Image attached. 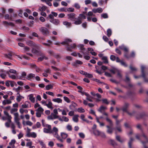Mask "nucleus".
Returning a JSON list of instances; mask_svg holds the SVG:
<instances>
[{
	"mask_svg": "<svg viewBox=\"0 0 148 148\" xmlns=\"http://www.w3.org/2000/svg\"><path fill=\"white\" fill-rule=\"evenodd\" d=\"M10 77L12 79H19L24 80L27 79L28 80H32L35 78V75H9Z\"/></svg>",
	"mask_w": 148,
	"mask_h": 148,
	"instance_id": "nucleus-1",
	"label": "nucleus"
},
{
	"mask_svg": "<svg viewBox=\"0 0 148 148\" xmlns=\"http://www.w3.org/2000/svg\"><path fill=\"white\" fill-rule=\"evenodd\" d=\"M72 40L70 39H66L64 41L62 42L61 44L62 45H66L67 46L70 47H66L68 51H71V49H74L76 47V45L74 43L73 44H71L72 42Z\"/></svg>",
	"mask_w": 148,
	"mask_h": 148,
	"instance_id": "nucleus-2",
	"label": "nucleus"
},
{
	"mask_svg": "<svg viewBox=\"0 0 148 148\" xmlns=\"http://www.w3.org/2000/svg\"><path fill=\"white\" fill-rule=\"evenodd\" d=\"M126 112L130 116H135L136 118L138 119L144 118L146 116H148V115L144 112L139 113L136 115H135L136 112L135 111L130 112L127 111Z\"/></svg>",
	"mask_w": 148,
	"mask_h": 148,
	"instance_id": "nucleus-3",
	"label": "nucleus"
},
{
	"mask_svg": "<svg viewBox=\"0 0 148 148\" xmlns=\"http://www.w3.org/2000/svg\"><path fill=\"white\" fill-rule=\"evenodd\" d=\"M88 16L87 17V20L90 22L91 21L93 22H96L97 21V18L96 17L92 18V16H95L92 12L90 11L88 12L87 13Z\"/></svg>",
	"mask_w": 148,
	"mask_h": 148,
	"instance_id": "nucleus-4",
	"label": "nucleus"
},
{
	"mask_svg": "<svg viewBox=\"0 0 148 148\" xmlns=\"http://www.w3.org/2000/svg\"><path fill=\"white\" fill-rule=\"evenodd\" d=\"M26 44L28 45L32 48V52L33 53H36L37 52V51L34 50V47H38L37 45L34 43L33 41L31 40H28L26 42Z\"/></svg>",
	"mask_w": 148,
	"mask_h": 148,
	"instance_id": "nucleus-5",
	"label": "nucleus"
},
{
	"mask_svg": "<svg viewBox=\"0 0 148 148\" xmlns=\"http://www.w3.org/2000/svg\"><path fill=\"white\" fill-rule=\"evenodd\" d=\"M39 31L44 36H47L49 35V32L48 29L45 27H41L39 29Z\"/></svg>",
	"mask_w": 148,
	"mask_h": 148,
	"instance_id": "nucleus-6",
	"label": "nucleus"
},
{
	"mask_svg": "<svg viewBox=\"0 0 148 148\" xmlns=\"http://www.w3.org/2000/svg\"><path fill=\"white\" fill-rule=\"evenodd\" d=\"M58 129L56 127L53 128V129L51 131V133H52L54 137H56L57 139H59L60 136L58 134Z\"/></svg>",
	"mask_w": 148,
	"mask_h": 148,
	"instance_id": "nucleus-7",
	"label": "nucleus"
},
{
	"mask_svg": "<svg viewBox=\"0 0 148 148\" xmlns=\"http://www.w3.org/2000/svg\"><path fill=\"white\" fill-rule=\"evenodd\" d=\"M75 14L74 13H70L67 15L68 18L71 21H74L76 20L75 17Z\"/></svg>",
	"mask_w": 148,
	"mask_h": 148,
	"instance_id": "nucleus-8",
	"label": "nucleus"
},
{
	"mask_svg": "<svg viewBox=\"0 0 148 148\" xmlns=\"http://www.w3.org/2000/svg\"><path fill=\"white\" fill-rule=\"evenodd\" d=\"M26 136L27 137H31L33 138H35L37 136V134L35 132H27V134Z\"/></svg>",
	"mask_w": 148,
	"mask_h": 148,
	"instance_id": "nucleus-9",
	"label": "nucleus"
},
{
	"mask_svg": "<svg viewBox=\"0 0 148 148\" xmlns=\"http://www.w3.org/2000/svg\"><path fill=\"white\" fill-rule=\"evenodd\" d=\"M103 115H105V116H107L106 118V121L109 123L110 125V127H112L113 125V122L108 117V114L105 112H103Z\"/></svg>",
	"mask_w": 148,
	"mask_h": 148,
	"instance_id": "nucleus-10",
	"label": "nucleus"
},
{
	"mask_svg": "<svg viewBox=\"0 0 148 148\" xmlns=\"http://www.w3.org/2000/svg\"><path fill=\"white\" fill-rule=\"evenodd\" d=\"M130 106V104L128 103H125L123 106L122 110L124 112H126L128 111L127 108Z\"/></svg>",
	"mask_w": 148,
	"mask_h": 148,
	"instance_id": "nucleus-11",
	"label": "nucleus"
},
{
	"mask_svg": "<svg viewBox=\"0 0 148 148\" xmlns=\"http://www.w3.org/2000/svg\"><path fill=\"white\" fill-rule=\"evenodd\" d=\"M49 21L51 23L55 25H58L60 24V21L58 19H50Z\"/></svg>",
	"mask_w": 148,
	"mask_h": 148,
	"instance_id": "nucleus-12",
	"label": "nucleus"
},
{
	"mask_svg": "<svg viewBox=\"0 0 148 148\" xmlns=\"http://www.w3.org/2000/svg\"><path fill=\"white\" fill-rule=\"evenodd\" d=\"M58 118V116L56 114L51 113L50 115L47 117L48 120H53Z\"/></svg>",
	"mask_w": 148,
	"mask_h": 148,
	"instance_id": "nucleus-13",
	"label": "nucleus"
},
{
	"mask_svg": "<svg viewBox=\"0 0 148 148\" xmlns=\"http://www.w3.org/2000/svg\"><path fill=\"white\" fill-rule=\"evenodd\" d=\"M4 114L7 116L8 122L9 123H10L11 122V119L12 118L11 115H10L9 113L6 111H4Z\"/></svg>",
	"mask_w": 148,
	"mask_h": 148,
	"instance_id": "nucleus-14",
	"label": "nucleus"
},
{
	"mask_svg": "<svg viewBox=\"0 0 148 148\" xmlns=\"http://www.w3.org/2000/svg\"><path fill=\"white\" fill-rule=\"evenodd\" d=\"M96 69V71L97 73L99 74H101L103 73L102 69L101 68V66H96L95 67Z\"/></svg>",
	"mask_w": 148,
	"mask_h": 148,
	"instance_id": "nucleus-15",
	"label": "nucleus"
},
{
	"mask_svg": "<svg viewBox=\"0 0 148 148\" xmlns=\"http://www.w3.org/2000/svg\"><path fill=\"white\" fill-rule=\"evenodd\" d=\"M92 12L94 13H100L102 12L103 10L101 8H98L97 9H93L92 10Z\"/></svg>",
	"mask_w": 148,
	"mask_h": 148,
	"instance_id": "nucleus-16",
	"label": "nucleus"
},
{
	"mask_svg": "<svg viewBox=\"0 0 148 148\" xmlns=\"http://www.w3.org/2000/svg\"><path fill=\"white\" fill-rule=\"evenodd\" d=\"M30 103L28 101L25 102L24 104L21 105L22 108H27L29 107V105Z\"/></svg>",
	"mask_w": 148,
	"mask_h": 148,
	"instance_id": "nucleus-17",
	"label": "nucleus"
},
{
	"mask_svg": "<svg viewBox=\"0 0 148 148\" xmlns=\"http://www.w3.org/2000/svg\"><path fill=\"white\" fill-rule=\"evenodd\" d=\"M82 53L84 55V57L85 59L88 60L90 59V57L88 56V54L87 53L82 51Z\"/></svg>",
	"mask_w": 148,
	"mask_h": 148,
	"instance_id": "nucleus-18",
	"label": "nucleus"
},
{
	"mask_svg": "<svg viewBox=\"0 0 148 148\" xmlns=\"http://www.w3.org/2000/svg\"><path fill=\"white\" fill-rule=\"evenodd\" d=\"M76 21H74V23L76 25H79L82 22L81 19L79 17H78V18H76Z\"/></svg>",
	"mask_w": 148,
	"mask_h": 148,
	"instance_id": "nucleus-19",
	"label": "nucleus"
},
{
	"mask_svg": "<svg viewBox=\"0 0 148 148\" xmlns=\"http://www.w3.org/2000/svg\"><path fill=\"white\" fill-rule=\"evenodd\" d=\"M3 24L5 26H6L8 25H10L11 26H14V24L12 22L8 23L6 21H3Z\"/></svg>",
	"mask_w": 148,
	"mask_h": 148,
	"instance_id": "nucleus-20",
	"label": "nucleus"
},
{
	"mask_svg": "<svg viewBox=\"0 0 148 148\" xmlns=\"http://www.w3.org/2000/svg\"><path fill=\"white\" fill-rule=\"evenodd\" d=\"M108 70L112 73H117V74H119V72H118V70L117 69L115 68H113L111 69H108Z\"/></svg>",
	"mask_w": 148,
	"mask_h": 148,
	"instance_id": "nucleus-21",
	"label": "nucleus"
},
{
	"mask_svg": "<svg viewBox=\"0 0 148 148\" xmlns=\"http://www.w3.org/2000/svg\"><path fill=\"white\" fill-rule=\"evenodd\" d=\"M106 127L108 128L107 131V132L109 134H111L113 132L112 129L111 128L110 126L108 125H107Z\"/></svg>",
	"mask_w": 148,
	"mask_h": 148,
	"instance_id": "nucleus-22",
	"label": "nucleus"
},
{
	"mask_svg": "<svg viewBox=\"0 0 148 148\" xmlns=\"http://www.w3.org/2000/svg\"><path fill=\"white\" fill-rule=\"evenodd\" d=\"M101 59L103 61V62L104 64H106L108 63V60L107 56H104L102 57Z\"/></svg>",
	"mask_w": 148,
	"mask_h": 148,
	"instance_id": "nucleus-23",
	"label": "nucleus"
},
{
	"mask_svg": "<svg viewBox=\"0 0 148 148\" xmlns=\"http://www.w3.org/2000/svg\"><path fill=\"white\" fill-rule=\"evenodd\" d=\"M116 138L117 141L121 143H123L125 141L124 139H121L120 136H119L116 135Z\"/></svg>",
	"mask_w": 148,
	"mask_h": 148,
	"instance_id": "nucleus-24",
	"label": "nucleus"
},
{
	"mask_svg": "<svg viewBox=\"0 0 148 148\" xmlns=\"http://www.w3.org/2000/svg\"><path fill=\"white\" fill-rule=\"evenodd\" d=\"M12 53H9L5 55V57L9 60L12 59Z\"/></svg>",
	"mask_w": 148,
	"mask_h": 148,
	"instance_id": "nucleus-25",
	"label": "nucleus"
},
{
	"mask_svg": "<svg viewBox=\"0 0 148 148\" xmlns=\"http://www.w3.org/2000/svg\"><path fill=\"white\" fill-rule=\"evenodd\" d=\"M44 59L47 60L48 59V58L45 56L44 55L42 54L41 57L38 58V60L39 61H42Z\"/></svg>",
	"mask_w": 148,
	"mask_h": 148,
	"instance_id": "nucleus-26",
	"label": "nucleus"
},
{
	"mask_svg": "<svg viewBox=\"0 0 148 148\" xmlns=\"http://www.w3.org/2000/svg\"><path fill=\"white\" fill-rule=\"evenodd\" d=\"M107 109V108L106 107H104L103 106H101L98 110V111L101 113H102L103 111L104 110Z\"/></svg>",
	"mask_w": 148,
	"mask_h": 148,
	"instance_id": "nucleus-27",
	"label": "nucleus"
},
{
	"mask_svg": "<svg viewBox=\"0 0 148 148\" xmlns=\"http://www.w3.org/2000/svg\"><path fill=\"white\" fill-rule=\"evenodd\" d=\"M29 99L32 102L34 103L35 101V98L33 97L32 94H31L28 96Z\"/></svg>",
	"mask_w": 148,
	"mask_h": 148,
	"instance_id": "nucleus-28",
	"label": "nucleus"
},
{
	"mask_svg": "<svg viewBox=\"0 0 148 148\" xmlns=\"http://www.w3.org/2000/svg\"><path fill=\"white\" fill-rule=\"evenodd\" d=\"M52 101L55 102H57L58 103H62V99L60 98H57L53 99H52Z\"/></svg>",
	"mask_w": 148,
	"mask_h": 148,
	"instance_id": "nucleus-29",
	"label": "nucleus"
},
{
	"mask_svg": "<svg viewBox=\"0 0 148 148\" xmlns=\"http://www.w3.org/2000/svg\"><path fill=\"white\" fill-rule=\"evenodd\" d=\"M77 47H78L79 48V49L81 50V52H82V51H83V52H85V49L84 48V45L83 44H80L78 45H77Z\"/></svg>",
	"mask_w": 148,
	"mask_h": 148,
	"instance_id": "nucleus-30",
	"label": "nucleus"
},
{
	"mask_svg": "<svg viewBox=\"0 0 148 148\" xmlns=\"http://www.w3.org/2000/svg\"><path fill=\"white\" fill-rule=\"evenodd\" d=\"M12 101L10 100H4L2 102L3 105H5L6 104H9L11 103Z\"/></svg>",
	"mask_w": 148,
	"mask_h": 148,
	"instance_id": "nucleus-31",
	"label": "nucleus"
},
{
	"mask_svg": "<svg viewBox=\"0 0 148 148\" xmlns=\"http://www.w3.org/2000/svg\"><path fill=\"white\" fill-rule=\"evenodd\" d=\"M101 132L99 131L98 130H94L93 131V133L94 134L95 136H99L100 134V132Z\"/></svg>",
	"mask_w": 148,
	"mask_h": 148,
	"instance_id": "nucleus-32",
	"label": "nucleus"
},
{
	"mask_svg": "<svg viewBox=\"0 0 148 148\" xmlns=\"http://www.w3.org/2000/svg\"><path fill=\"white\" fill-rule=\"evenodd\" d=\"M134 140L132 138H130V140L128 143V146L129 148H132V145Z\"/></svg>",
	"mask_w": 148,
	"mask_h": 148,
	"instance_id": "nucleus-33",
	"label": "nucleus"
},
{
	"mask_svg": "<svg viewBox=\"0 0 148 148\" xmlns=\"http://www.w3.org/2000/svg\"><path fill=\"white\" fill-rule=\"evenodd\" d=\"M32 66L36 69V71L37 73H39V72L41 71V70L39 68H37L35 64H32Z\"/></svg>",
	"mask_w": 148,
	"mask_h": 148,
	"instance_id": "nucleus-34",
	"label": "nucleus"
},
{
	"mask_svg": "<svg viewBox=\"0 0 148 148\" xmlns=\"http://www.w3.org/2000/svg\"><path fill=\"white\" fill-rule=\"evenodd\" d=\"M47 8V7L44 5H43L42 6H40L39 8V10L41 12H43L45 11L46 9Z\"/></svg>",
	"mask_w": 148,
	"mask_h": 148,
	"instance_id": "nucleus-35",
	"label": "nucleus"
},
{
	"mask_svg": "<svg viewBox=\"0 0 148 148\" xmlns=\"http://www.w3.org/2000/svg\"><path fill=\"white\" fill-rule=\"evenodd\" d=\"M47 42L49 43H46L43 42L42 43L44 45H45V46L49 47L50 46V44L51 43L52 41L50 40H47Z\"/></svg>",
	"mask_w": 148,
	"mask_h": 148,
	"instance_id": "nucleus-36",
	"label": "nucleus"
},
{
	"mask_svg": "<svg viewBox=\"0 0 148 148\" xmlns=\"http://www.w3.org/2000/svg\"><path fill=\"white\" fill-rule=\"evenodd\" d=\"M115 130H117L119 132H122V130L121 129V125H119L118 126H116L114 128Z\"/></svg>",
	"mask_w": 148,
	"mask_h": 148,
	"instance_id": "nucleus-37",
	"label": "nucleus"
},
{
	"mask_svg": "<svg viewBox=\"0 0 148 148\" xmlns=\"http://www.w3.org/2000/svg\"><path fill=\"white\" fill-rule=\"evenodd\" d=\"M79 116L78 115H75L73 118V120L75 122H77L78 121V117Z\"/></svg>",
	"mask_w": 148,
	"mask_h": 148,
	"instance_id": "nucleus-38",
	"label": "nucleus"
},
{
	"mask_svg": "<svg viewBox=\"0 0 148 148\" xmlns=\"http://www.w3.org/2000/svg\"><path fill=\"white\" fill-rule=\"evenodd\" d=\"M23 108H21L19 110V112L21 114H23L24 112L26 113H28V111L27 110H24Z\"/></svg>",
	"mask_w": 148,
	"mask_h": 148,
	"instance_id": "nucleus-39",
	"label": "nucleus"
},
{
	"mask_svg": "<svg viewBox=\"0 0 148 148\" xmlns=\"http://www.w3.org/2000/svg\"><path fill=\"white\" fill-rule=\"evenodd\" d=\"M107 35L108 37H110L112 33V32L111 30L110 29H108L107 31Z\"/></svg>",
	"mask_w": 148,
	"mask_h": 148,
	"instance_id": "nucleus-40",
	"label": "nucleus"
},
{
	"mask_svg": "<svg viewBox=\"0 0 148 148\" xmlns=\"http://www.w3.org/2000/svg\"><path fill=\"white\" fill-rule=\"evenodd\" d=\"M52 105V103L51 102H49L48 104H45V106H47L48 108L51 109L53 108Z\"/></svg>",
	"mask_w": 148,
	"mask_h": 148,
	"instance_id": "nucleus-41",
	"label": "nucleus"
},
{
	"mask_svg": "<svg viewBox=\"0 0 148 148\" xmlns=\"http://www.w3.org/2000/svg\"><path fill=\"white\" fill-rule=\"evenodd\" d=\"M77 111L80 113H84L85 112V110L82 107L78 108Z\"/></svg>",
	"mask_w": 148,
	"mask_h": 148,
	"instance_id": "nucleus-42",
	"label": "nucleus"
},
{
	"mask_svg": "<svg viewBox=\"0 0 148 148\" xmlns=\"http://www.w3.org/2000/svg\"><path fill=\"white\" fill-rule=\"evenodd\" d=\"M53 86L51 84H49L46 86L45 88L46 90H49L50 89L53 88Z\"/></svg>",
	"mask_w": 148,
	"mask_h": 148,
	"instance_id": "nucleus-43",
	"label": "nucleus"
},
{
	"mask_svg": "<svg viewBox=\"0 0 148 148\" xmlns=\"http://www.w3.org/2000/svg\"><path fill=\"white\" fill-rule=\"evenodd\" d=\"M61 135L62 138L64 139H65L68 136V135L67 134L64 133H61Z\"/></svg>",
	"mask_w": 148,
	"mask_h": 148,
	"instance_id": "nucleus-44",
	"label": "nucleus"
},
{
	"mask_svg": "<svg viewBox=\"0 0 148 148\" xmlns=\"http://www.w3.org/2000/svg\"><path fill=\"white\" fill-rule=\"evenodd\" d=\"M63 24L67 27H69L71 25V23L67 21H65L63 22Z\"/></svg>",
	"mask_w": 148,
	"mask_h": 148,
	"instance_id": "nucleus-45",
	"label": "nucleus"
},
{
	"mask_svg": "<svg viewBox=\"0 0 148 148\" xmlns=\"http://www.w3.org/2000/svg\"><path fill=\"white\" fill-rule=\"evenodd\" d=\"M101 18H108V14L107 13H103L101 15Z\"/></svg>",
	"mask_w": 148,
	"mask_h": 148,
	"instance_id": "nucleus-46",
	"label": "nucleus"
},
{
	"mask_svg": "<svg viewBox=\"0 0 148 148\" xmlns=\"http://www.w3.org/2000/svg\"><path fill=\"white\" fill-rule=\"evenodd\" d=\"M142 74H145L144 73V70L146 69L145 66L142 65L141 66Z\"/></svg>",
	"mask_w": 148,
	"mask_h": 148,
	"instance_id": "nucleus-47",
	"label": "nucleus"
},
{
	"mask_svg": "<svg viewBox=\"0 0 148 148\" xmlns=\"http://www.w3.org/2000/svg\"><path fill=\"white\" fill-rule=\"evenodd\" d=\"M141 136L144 137L146 140H147V142H148V138L147 136L145 135V133L143 132H142Z\"/></svg>",
	"mask_w": 148,
	"mask_h": 148,
	"instance_id": "nucleus-48",
	"label": "nucleus"
},
{
	"mask_svg": "<svg viewBox=\"0 0 148 148\" xmlns=\"http://www.w3.org/2000/svg\"><path fill=\"white\" fill-rule=\"evenodd\" d=\"M103 103H105L106 104H108L109 103V102L106 99H104L102 100Z\"/></svg>",
	"mask_w": 148,
	"mask_h": 148,
	"instance_id": "nucleus-49",
	"label": "nucleus"
},
{
	"mask_svg": "<svg viewBox=\"0 0 148 148\" xmlns=\"http://www.w3.org/2000/svg\"><path fill=\"white\" fill-rule=\"evenodd\" d=\"M64 99V100L68 103H69L70 102V101L69 99L67 97L64 96L63 97Z\"/></svg>",
	"mask_w": 148,
	"mask_h": 148,
	"instance_id": "nucleus-50",
	"label": "nucleus"
},
{
	"mask_svg": "<svg viewBox=\"0 0 148 148\" xmlns=\"http://www.w3.org/2000/svg\"><path fill=\"white\" fill-rule=\"evenodd\" d=\"M44 110L41 107H39L37 110H36V111L38 112H40V113H42V112Z\"/></svg>",
	"mask_w": 148,
	"mask_h": 148,
	"instance_id": "nucleus-51",
	"label": "nucleus"
},
{
	"mask_svg": "<svg viewBox=\"0 0 148 148\" xmlns=\"http://www.w3.org/2000/svg\"><path fill=\"white\" fill-rule=\"evenodd\" d=\"M16 56L17 57V58H18L20 59H22V58H24L26 59H28V58H27L26 57H25L24 56H23L22 55H16Z\"/></svg>",
	"mask_w": 148,
	"mask_h": 148,
	"instance_id": "nucleus-52",
	"label": "nucleus"
},
{
	"mask_svg": "<svg viewBox=\"0 0 148 148\" xmlns=\"http://www.w3.org/2000/svg\"><path fill=\"white\" fill-rule=\"evenodd\" d=\"M51 131L49 129H47L46 128H44L43 129V132H44L46 133H51Z\"/></svg>",
	"mask_w": 148,
	"mask_h": 148,
	"instance_id": "nucleus-53",
	"label": "nucleus"
},
{
	"mask_svg": "<svg viewBox=\"0 0 148 148\" xmlns=\"http://www.w3.org/2000/svg\"><path fill=\"white\" fill-rule=\"evenodd\" d=\"M92 80H93L94 81H95L98 83H101V84H104L106 85V84L105 83L103 82H100V81L98 79H92Z\"/></svg>",
	"mask_w": 148,
	"mask_h": 148,
	"instance_id": "nucleus-54",
	"label": "nucleus"
},
{
	"mask_svg": "<svg viewBox=\"0 0 148 148\" xmlns=\"http://www.w3.org/2000/svg\"><path fill=\"white\" fill-rule=\"evenodd\" d=\"M110 142L111 144L114 146H116L117 145V143L113 140H111Z\"/></svg>",
	"mask_w": 148,
	"mask_h": 148,
	"instance_id": "nucleus-55",
	"label": "nucleus"
},
{
	"mask_svg": "<svg viewBox=\"0 0 148 148\" xmlns=\"http://www.w3.org/2000/svg\"><path fill=\"white\" fill-rule=\"evenodd\" d=\"M74 8H69L67 9V11H68L69 12H73L74 11Z\"/></svg>",
	"mask_w": 148,
	"mask_h": 148,
	"instance_id": "nucleus-56",
	"label": "nucleus"
},
{
	"mask_svg": "<svg viewBox=\"0 0 148 148\" xmlns=\"http://www.w3.org/2000/svg\"><path fill=\"white\" fill-rule=\"evenodd\" d=\"M101 68L102 69L103 71V73L104 72V71L105 70H106L107 69H108V67L104 65L101 66Z\"/></svg>",
	"mask_w": 148,
	"mask_h": 148,
	"instance_id": "nucleus-57",
	"label": "nucleus"
},
{
	"mask_svg": "<svg viewBox=\"0 0 148 148\" xmlns=\"http://www.w3.org/2000/svg\"><path fill=\"white\" fill-rule=\"evenodd\" d=\"M121 65L124 66L125 67H126L127 66V64L123 60L120 63Z\"/></svg>",
	"mask_w": 148,
	"mask_h": 148,
	"instance_id": "nucleus-58",
	"label": "nucleus"
},
{
	"mask_svg": "<svg viewBox=\"0 0 148 148\" xmlns=\"http://www.w3.org/2000/svg\"><path fill=\"white\" fill-rule=\"evenodd\" d=\"M99 136L103 138H105L106 137V136L104 133L101 132H100Z\"/></svg>",
	"mask_w": 148,
	"mask_h": 148,
	"instance_id": "nucleus-59",
	"label": "nucleus"
},
{
	"mask_svg": "<svg viewBox=\"0 0 148 148\" xmlns=\"http://www.w3.org/2000/svg\"><path fill=\"white\" fill-rule=\"evenodd\" d=\"M58 10L60 12H67V9L65 8H60L58 9Z\"/></svg>",
	"mask_w": 148,
	"mask_h": 148,
	"instance_id": "nucleus-60",
	"label": "nucleus"
},
{
	"mask_svg": "<svg viewBox=\"0 0 148 148\" xmlns=\"http://www.w3.org/2000/svg\"><path fill=\"white\" fill-rule=\"evenodd\" d=\"M79 135L80 137L82 138H85V135L82 133H79Z\"/></svg>",
	"mask_w": 148,
	"mask_h": 148,
	"instance_id": "nucleus-61",
	"label": "nucleus"
},
{
	"mask_svg": "<svg viewBox=\"0 0 148 148\" xmlns=\"http://www.w3.org/2000/svg\"><path fill=\"white\" fill-rule=\"evenodd\" d=\"M116 58V57L114 55H111L110 56V59L112 61H114Z\"/></svg>",
	"mask_w": 148,
	"mask_h": 148,
	"instance_id": "nucleus-62",
	"label": "nucleus"
},
{
	"mask_svg": "<svg viewBox=\"0 0 148 148\" xmlns=\"http://www.w3.org/2000/svg\"><path fill=\"white\" fill-rule=\"evenodd\" d=\"M62 118L63 119V121L65 122H68L69 121V119L66 116H63L62 117Z\"/></svg>",
	"mask_w": 148,
	"mask_h": 148,
	"instance_id": "nucleus-63",
	"label": "nucleus"
},
{
	"mask_svg": "<svg viewBox=\"0 0 148 148\" xmlns=\"http://www.w3.org/2000/svg\"><path fill=\"white\" fill-rule=\"evenodd\" d=\"M9 71L10 73H14V74L17 73L16 70L13 69H10Z\"/></svg>",
	"mask_w": 148,
	"mask_h": 148,
	"instance_id": "nucleus-64",
	"label": "nucleus"
}]
</instances>
